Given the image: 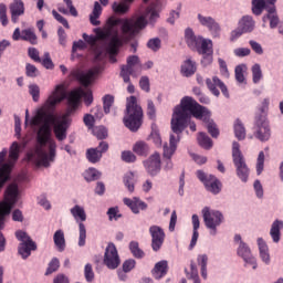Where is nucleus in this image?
Returning <instances> with one entry per match:
<instances>
[{
    "label": "nucleus",
    "instance_id": "nucleus-1",
    "mask_svg": "<svg viewBox=\"0 0 283 283\" xmlns=\"http://www.w3.org/2000/svg\"><path fill=\"white\" fill-rule=\"evenodd\" d=\"M67 94L63 84L56 85L54 91L48 97L44 105L38 109L35 116L30 120L31 127H40L38 130V145L27 154V160L36 167H50V163H54L56 158V142L51 138L52 125L53 132L57 140L63 142L67 138V129L72 119L73 112H76L81 98H84L85 105L90 107L94 103V96L88 88L78 87L70 92L67 97L69 107L64 115L56 119L54 109L59 103L65 101Z\"/></svg>",
    "mask_w": 283,
    "mask_h": 283
},
{
    "label": "nucleus",
    "instance_id": "nucleus-2",
    "mask_svg": "<svg viewBox=\"0 0 283 283\" xmlns=\"http://www.w3.org/2000/svg\"><path fill=\"white\" fill-rule=\"evenodd\" d=\"M157 9L158 4H151L146 9L145 14L136 20L111 17L103 29H95L96 35L83 33L85 43L94 50L95 63L103 61L107 54L111 63H116V56H118L123 43H129L140 33V30H145L147 21L151 25L158 21L160 15Z\"/></svg>",
    "mask_w": 283,
    "mask_h": 283
},
{
    "label": "nucleus",
    "instance_id": "nucleus-3",
    "mask_svg": "<svg viewBox=\"0 0 283 283\" xmlns=\"http://www.w3.org/2000/svg\"><path fill=\"white\" fill-rule=\"evenodd\" d=\"M193 116L206 123V127L212 138H218L220 136V130L213 120H211V112L207 107L198 104L193 97L185 96L180 105H177L172 113L171 118V129L174 134H170L169 146L164 145V158H166V164L164 166L165 171H171L174 169V161H171V156L176 154L178 149V143H180V135L185 132L189 118Z\"/></svg>",
    "mask_w": 283,
    "mask_h": 283
},
{
    "label": "nucleus",
    "instance_id": "nucleus-4",
    "mask_svg": "<svg viewBox=\"0 0 283 283\" xmlns=\"http://www.w3.org/2000/svg\"><path fill=\"white\" fill-rule=\"evenodd\" d=\"M143 107L138 105L136 96H129L126 98V112L124 116V125L130 132L140 129L143 125Z\"/></svg>",
    "mask_w": 283,
    "mask_h": 283
},
{
    "label": "nucleus",
    "instance_id": "nucleus-5",
    "mask_svg": "<svg viewBox=\"0 0 283 283\" xmlns=\"http://www.w3.org/2000/svg\"><path fill=\"white\" fill-rule=\"evenodd\" d=\"M19 154H21V145L17 142L11 144L9 150V163H4L6 156H8V150L3 149L0 153V189H3V185L8 182L10 178V171L12 169V165L19 160ZM4 163V164H3Z\"/></svg>",
    "mask_w": 283,
    "mask_h": 283
},
{
    "label": "nucleus",
    "instance_id": "nucleus-6",
    "mask_svg": "<svg viewBox=\"0 0 283 283\" xmlns=\"http://www.w3.org/2000/svg\"><path fill=\"white\" fill-rule=\"evenodd\" d=\"M275 3H277V0H252V13L255 17H260V14L266 10L268 14L263 15V23L270 21V28L272 29L277 28V24L280 23Z\"/></svg>",
    "mask_w": 283,
    "mask_h": 283
},
{
    "label": "nucleus",
    "instance_id": "nucleus-7",
    "mask_svg": "<svg viewBox=\"0 0 283 283\" xmlns=\"http://www.w3.org/2000/svg\"><path fill=\"white\" fill-rule=\"evenodd\" d=\"M19 202V186L11 184L4 192V201L0 202V229L6 224V216H10L12 207Z\"/></svg>",
    "mask_w": 283,
    "mask_h": 283
},
{
    "label": "nucleus",
    "instance_id": "nucleus-8",
    "mask_svg": "<svg viewBox=\"0 0 283 283\" xmlns=\"http://www.w3.org/2000/svg\"><path fill=\"white\" fill-rule=\"evenodd\" d=\"M232 161L237 170V176L241 179V182H249L251 170L247 165V159H244V155L242 154V150H240V144L238 142H233L232 144Z\"/></svg>",
    "mask_w": 283,
    "mask_h": 283
},
{
    "label": "nucleus",
    "instance_id": "nucleus-9",
    "mask_svg": "<svg viewBox=\"0 0 283 283\" xmlns=\"http://www.w3.org/2000/svg\"><path fill=\"white\" fill-rule=\"evenodd\" d=\"M206 229L209 230L210 235H218V227L224 222V214L219 210H213L205 207L201 210Z\"/></svg>",
    "mask_w": 283,
    "mask_h": 283
},
{
    "label": "nucleus",
    "instance_id": "nucleus-10",
    "mask_svg": "<svg viewBox=\"0 0 283 283\" xmlns=\"http://www.w3.org/2000/svg\"><path fill=\"white\" fill-rule=\"evenodd\" d=\"M71 216H73L75 222L78 224V247H85V240H87V229L85 228V220H87V213L85 212V208L75 205L71 208Z\"/></svg>",
    "mask_w": 283,
    "mask_h": 283
},
{
    "label": "nucleus",
    "instance_id": "nucleus-11",
    "mask_svg": "<svg viewBox=\"0 0 283 283\" xmlns=\"http://www.w3.org/2000/svg\"><path fill=\"white\" fill-rule=\"evenodd\" d=\"M143 72V64H140V59L138 55H130L127 57V64L122 66L120 76L124 83H130L129 76L135 78L140 76Z\"/></svg>",
    "mask_w": 283,
    "mask_h": 283
},
{
    "label": "nucleus",
    "instance_id": "nucleus-12",
    "mask_svg": "<svg viewBox=\"0 0 283 283\" xmlns=\"http://www.w3.org/2000/svg\"><path fill=\"white\" fill-rule=\"evenodd\" d=\"M15 238L21 242L18 248L19 255H21L22 260H28L32 255V251H36V242L21 230L15 232Z\"/></svg>",
    "mask_w": 283,
    "mask_h": 283
},
{
    "label": "nucleus",
    "instance_id": "nucleus-13",
    "mask_svg": "<svg viewBox=\"0 0 283 283\" xmlns=\"http://www.w3.org/2000/svg\"><path fill=\"white\" fill-rule=\"evenodd\" d=\"M253 134L261 143H266L271 138V126H269L265 115L255 116Z\"/></svg>",
    "mask_w": 283,
    "mask_h": 283
},
{
    "label": "nucleus",
    "instance_id": "nucleus-14",
    "mask_svg": "<svg viewBox=\"0 0 283 283\" xmlns=\"http://www.w3.org/2000/svg\"><path fill=\"white\" fill-rule=\"evenodd\" d=\"M196 174L200 182L205 185L207 191H210V193H213L214 196L222 191V184L220 180H218V178H216V176L207 175L202 170H198Z\"/></svg>",
    "mask_w": 283,
    "mask_h": 283
},
{
    "label": "nucleus",
    "instance_id": "nucleus-15",
    "mask_svg": "<svg viewBox=\"0 0 283 283\" xmlns=\"http://www.w3.org/2000/svg\"><path fill=\"white\" fill-rule=\"evenodd\" d=\"M103 71V65L97 64L87 71H78L75 73V77L84 87H90L96 78H98V74Z\"/></svg>",
    "mask_w": 283,
    "mask_h": 283
},
{
    "label": "nucleus",
    "instance_id": "nucleus-16",
    "mask_svg": "<svg viewBox=\"0 0 283 283\" xmlns=\"http://www.w3.org/2000/svg\"><path fill=\"white\" fill-rule=\"evenodd\" d=\"M104 264L107 269L114 270L120 266V256H118V250L114 243H108L104 254Z\"/></svg>",
    "mask_w": 283,
    "mask_h": 283
},
{
    "label": "nucleus",
    "instance_id": "nucleus-17",
    "mask_svg": "<svg viewBox=\"0 0 283 283\" xmlns=\"http://www.w3.org/2000/svg\"><path fill=\"white\" fill-rule=\"evenodd\" d=\"M149 233L151 237V249L158 252L159 249H163V244H165V230L159 226H151Z\"/></svg>",
    "mask_w": 283,
    "mask_h": 283
},
{
    "label": "nucleus",
    "instance_id": "nucleus-18",
    "mask_svg": "<svg viewBox=\"0 0 283 283\" xmlns=\"http://www.w3.org/2000/svg\"><path fill=\"white\" fill-rule=\"evenodd\" d=\"M13 41H27L31 43V45H36L39 43L36 33H34V29L29 28L21 31V29L17 28L12 34Z\"/></svg>",
    "mask_w": 283,
    "mask_h": 283
},
{
    "label": "nucleus",
    "instance_id": "nucleus-19",
    "mask_svg": "<svg viewBox=\"0 0 283 283\" xmlns=\"http://www.w3.org/2000/svg\"><path fill=\"white\" fill-rule=\"evenodd\" d=\"M237 253L239 258H242L243 262H245V266H252L254 271L255 269H258V261L255 260L253 254H251V249L249 248V245H247V243H244V241H241V243L239 244Z\"/></svg>",
    "mask_w": 283,
    "mask_h": 283
},
{
    "label": "nucleus",
    "instance_id": "nucleus-20",
    "mask_svg": "<svg viewBox=\"0 0 283 283\" xmlns=\"http://www.w3.org/2000/svg\"><path fill=\"white\" fill-rule=\"evenodd\" d=\"M144 167L149 176H158L161 169L160 154L155 153L148 159L144 160Z\"/></svg>",
    "mask_w": 283,
    "mask_h": 283
},
{
    "label": "nucleus",
    "instance_id": "nucleus-21",
    "mask_svg": "<svg viewBox=\"0 0 283 283\" xmlns=\"http://www.w3.org/2000/svg\"><path fill=\"white\" fill-rule=\"evenodd\" d=\"M206 85L214 96H220L219 90H221L223 96H226V98H229V90L227 88V85H224V82L220 80V77L213 76L212 80L207 78ZM217 87H219V90H217Z\"/></svg>",
    "mask_w": 283,
    "mask_h": 283
},
{
    "label": "nucleus",
    "instance_id": "nucleus-22",
    "mask_svg": "<svg viewBox=\"0 0 283 283\" xmlns=\"http://www.w3.org/2000/svg\"><path fill=\"white\" fill-rule=\"evenodd\" d=\"M12 23H19V17L25 14V3L23 0H13L9 6Z\"/></svg>",
    "mask_w": 283,
    "mask_h": 283
},
{
    "label": "nucleus",
    "instance_id": "nucleus-23",
    "mask_svg": "<svg viewBox=\"0 0 283 283\" xmlns=\"http://www.w3.org/2000/svg\"><path fill=\"white\" fill-rule=\"evenodd\" d=\"M123 202L124 205H126V207H129L130 211L136 214L140 213V211H147V203L140 200V198L138 197H135L133 199L124 198Z\"/></svg>",
    "mask_w": 283,
    "mask_h": 283
},
{
    "label": "nucleus",
    "instance_id": "nucleus-24",
    "mask_svg": "<svg viewBox=\"0 0 283 283\" xmlns=\"http://www.w3.org/2000/svg\"><path fill=\"white\" fill-rule=\"evenodd\" d=\"M198 19L201 25L208 28L210 32H212L213 34H220V24H218V22H216L213 18L198 14Z\"/></svg>",
    "mask_w": 283,
    "mask_h": 283
},
{
    "label": "nucleus",
    "instance_id": "nucleus-25",
    "mask_svg": "<svg viewBox=\"0 0 283 283\" xmlns=\"http://www.w3.org/2000/svg\"><path fill=\"white\" fill-rule=\"evenodd\" d=\"M238 25L241 27L245 34H249L255 30V20L251 15H243Z\"/></svg>",
    "mask_w": 283,
    "mask_h": 283
},
{
    "label": "nucleus",
    "instance_id": "nucleus-26",
    "mask_svg": "<svg viewBox=\"0 0 283 283\" xmlns=\"http://www.w3.org/2000/svg\"><path fill=\"white\" fill-rule=\"evenodd\" d=\"M191 220H192V238L189 245L190 251L191 249H193V247H196V244H198V238H200V233L198 232V230L200 229V218L198 217V214H192Z\"/></svg>",
    "mask_w": 283,
    "mask_h": 283
},
{
    "label": "nucleus",
    "instance_id": "nucleus-27",
    "mask_svg": "<svg viewBox=\"0 0 283 283\" xmlns=\"http://www.w3.org/2000/svg\"><path fill=\"white\" fill-rule=\"evenodd\" d=\"M169 269V265L167 261H159L155 264V268L153 269V276L155 280H160L167 275V271Z\"/></svg>",
    "mask_w": 283,
    "mask_h": 283
},
{
    "label": "nucleus",
    "instance_id": "nucleus-28",
    "mask_svg": "<svg viewBox=\"0 0 283 283\" xmlns=\"http://www.w3.org/2000/svg\"><path fill=\"white\" fill-rule=\"evenodd\" d=\"M149 0H144V3H147ZM134 3V0H123L122 2H114L113 10L116 14H127L129 12V6Z\"/></svg>",
    "mask_w": 283,
    "mask_h": 283
},
{
    "label": "nucleus",
    "instance_id": "nucleus-29",
    "mask_svg": "<svg viewBox=\"0 0 283 283\" xmlns=\"http://www.w3.org/2000/svg\"><path fill=\"white\" fill-rule=\"evenodd\" d=\"M258 245H259V252H260V258L262 262H264L265 264H271V254H269V245H266V242H264V239L259 238Z\"/></svg>",
    "mask_w": 283,
    "mask_h": 283
},
{
    "label": "nucleus",
    "instance_id": "nucleus-30",
    "mask_svg": "<svg viewBox=\"0 0 283 283\" xmlns=\"http://www.w3.org/2000/svg\"><path fill=\"white\" fill-rule=\"evenodd\" d=\"M195 50H198L199 54H213V42L200 38V42L197 43Z\"/></svg>",
    "mask_w": 283,
    "mask_h": 283
},
{
    "label": "nucleus",
    "instance_id": "nucleus-31",
    "mask_svg": "<svg viewBox=\"0 0 283 283\" xmlns=\"http://www.w3.org/2000/svg\"><path fill=\"white\" fill-rule=\"evenodd\" d=\"M63 1L66 8L59 4L57 6L59 12H61V14H71V17H78V11L76 10V7H74V2L72 0H63Z\"/></svg>",
    "mask_w": 283,
    "mask_h": 283
},
{
    "label": "nucleus",
    "instance_id": "nucleus-32",
    "mask_svg": "<svg viewBox=\"0 0 283 283\" xmlns=\"http://www.w3.org/2000/svg\"><path fill=\"white\" fill-rule=\"evenodd\" d=\"M133 151L137 156H143L144 158H146V156H149V151H150L149 144L146 142L139 140L133 146Z\"/></svg>",
    "mask_w": 283,
    "mask_h": 283
},
{
    "label": "nucleus",
    "instance_id": "nucleus-33",
    "mask_svg": "<svg viewBox=\"0 0 283 283\" xmlns=\"http://www.w3.org/2000/svg\"><path fill=\"white\" fill-rule=\"evenodd\" d=\"M53 241L57 251L60 253H63V251H65V233L63 232V230L55 231V233L53 234Z\"/></svg>",
    "mask_w": 283,
    "mask_h": 283
},
{
    "label": "nucleus",
    "instance_id": "nucleus-34",
    "mask_svg": "<svg viewBox=\"0 0 283 283\" xmlns=\"http://www.w3.org/2000/svg\"><path fill=\"white\" fill-rule=\"evenodd\" d=\"M281 229H283V221L276 219L272 223L271 230H270V235H271L273 242H275V243L280 242V238L282 235V233L280 232Z\"/></svg>",
    "mask_w": 283,
    "mask_h": 283
},
{
    "label": "nucleus",
    "instance_id": "nucleus-35",
    "mask_svg": "<svg viewBox=\"0 0 283 283\" xmlns=\"http://www.w3.org/2000/svg\"><path fill=\"white\" fill-rule=\"evenodd\" d=\"M196 62L191 61V59L186 60L182 64H181V74L182 76L189 77V76H193V74H196Z\"/></svg>",
    "mask_w": 283,
    "mask_h": 283
},
{
    "label": "nucleus",
    "instance_id": "nucleus-36",
    "mask_svg": "<svg viewBox=\"0 0 283 283\" xmlns=\"http://www.w3.org/2000/svg\"><path fill=\"white\" fill-rule=\"evenodd\" d=\"M185 39L187 42V45L190 46L191 50H196L198 48V43L200 42V36H196L193 34V30L187 29L185 32Z\"/></svg>",
    "mask_w": 283,
    "mask_h": 283
},
{
    "label": "nucleus",
    "instance_id": "nucleus-37",
    "mask_svg": "<svg viewBox=\"0 0 283 283\" xmlns=\"http://www.w3.org/2000/svg\"><path fill=\"white\" fill-rule=\"evenodd\" d=\"M123 182L127 191H129V193H134L135 185H136V176L134 175V172L132 171L126 172L124 176Z\"/></svg>",
    "mask_w": 283,
    "mask_h": 283
},
{
    "label": "nucleus",
    "instance_id": "nucleus-38",
    "mask_svg": "<svg viewBox=\"0 0 283 283\" xmlns=\"http://www.w3.org/2000/svg\"><path fill=\"white\" fill-rule=\"evenodd\" d=\"M102 13H103V7H101V3L95 2L93 11L90 15V21L92 25H101V21H98V18L101 17Z\"/></svg>",
    "mask_w": 283,
    "mask_h": 283
},
{
    "label": "nucleus",
    "instance_id": "nucleus-39",
    "mask_svg": "<svg viewBox=\"0 0 283 283\" xmlns=\"http://www.w3.org/2000/svg\"><path fill=\"white\" fill-rule=\"evenodd\" d=\"M86 158L88 163L96 165V163H101L103 155L98 151V148H90L86 150Z\"/></svg>",
    "mask_w": 283,
    "mask_h": 283
},
{
    "label": "nucleus",
    "instance_id": "nucleus-40",
    "mask_svg": "<svg viewBox=\"0 0 283 283\" xmlns=\"http://www.w3.org/2000/svg\"><path fill=\"white\" fill-rule=\"evenodd\" d=\"M234 135L238 140H244L247 138V129L240 119H237L234 123Z\"/></svg>",
    "mask_w": 283,
    "mask_h": 283
},
{
    "label": "nucleus",
    "instance_id": "nucleus-41",
    "mask_svg": "<svg viewBox=\"0 0 283 283\" xmlns=\"http://www.w3.org/2000/svg\"><path fill=\"white\" fill-rule=\"evenodd\" d=\"M197 140L200 147L203 149H211V147H213V142L208 137L206 133H199Z\"/></svg>",
    "mask_w": 283,
    "mask_h": 283
},
{
    "label": "nucleus",
    "instance_id": "nucleus-42",
    "mask_svg": "<svg viewBox=\"0 0 283 283\" xmlns=\"http://www.w3.org/2000/svg\"><path fill=\"white\" fill-rule=\"evenodd\" d=\"M101 178V171L96 170V168H88L84 172V179L86 182H94V180H98Z\"/></svg>",
    "mask_w": 283,
    "mask_h": 283
},
{
    "label": "nucleus",
    "instance_id": "nucleus-43",
    "mask_svg": "<svg viewBox=\"0 0 283 283\" xmlns=\"http://www.w3.org/2000/svg\"><path fill=\"white\" fill-rule=\"evenodd\" d=\"M129 251L133 253L134 258H137V259L145 258V252L140 250L137 241H132L129 243Z\"/></svg>",
    "mask_w": 283,
    "mask_h": 283
},
{
    "label": "nucleus",
    "instance_id": "nucleus-44",
    "mask_svg": "<svg viewBox=\"0 0 283 283\" xmlns=\"http://www.w3.org/2000/svg\"><path fill=\"white\" fill-rule=\"evenodd\" d=\"M265 158H266V156L264 155V150H261L259 153L258 158H256V165H255L258 176H261L262 171H264V160H265Z\"/></svg>",
    "mask_w": 283,
    "mask_h": 283
},
{
    "label": "nucleus",
    "instance_id": "nucleus-45",
    "mask_svg": "<svg viewBox=\"0 0 283 283\" xmlns=\"http://www.w3.org/2000/svg\"><path fill=\"white\" fill-rule=\"evenodd\" d=\"M59 266H61V262L59 259L53 258L49 263L45 275H52V273H56V271H59Z\"/></svg>",
    "mask_w": 283,
    "mask_h": 283
},
{
    "label": "nucleus",
    "instance_id": "nucleus-46",
    "mask_svg": "<svg viewBox=\"0 0 283 283\" xmlns=\"http://www.w3.org/2000/svg\"><path fill=\"white\" fill-rule=\"evenodd\" d=\"M244 70H247V65H244V64H240V65L235 66L234 74H235V81H238V83H244V81H245Z\"/></svg>",
    "mask_w": 283,
    "mask_h": 283
},
{
    "label": "nucleus",
    "instance_id": "nucleus-47",
    "mask_svg": "<svg viewBox=\"0 0 283 283\" xmlns=\"http://www.w3.org/2000/svg\"><path fill=\"white\" fill-rule=\"evenodd\" d=\"M112 105H114V95H105L103 97L104 114H109Z\"/></svg>",
    "mask_w": 283,
    "mask_h": 283
},
{
    "label": "nucleus",
    "instance_id": "nucleus-48",
    "mask_svg": "<svg viewBox=\"0 0 283 283\" xmlns=\"http://www.w3.org/2000/svg\"><path fill=\"white\" fill-rule=\"evenodd\" d=\"M163 45V42L159 38H153L147 42V48L153 52H158Z\"/></svg>",
    "mask_w": 283,
    "mask_h": 283
},
{
    "label": "nucleus",
    "instance_id": "nucleus-49",
    "mask_svg": "<svg viewBox=\"0 0 283 283\" xmlns=\"http://www.w3.org/2000/svg\"><path fill=\"white\" fill-rule=\"evenodd\" d=\"M29 94L32 95V99L34 101V103H39L41 88L36 84H31L29 85Z\"/></svg>",
    "mask_w": 283,
    "mask_h": 283
},
{
    "label": "nucleus",
    "instance_id": "nucleus-50",
    "mask_svg": "<svg viewBox=\"0 0 283 283\" xmlns=\"http://www.w3.org/2000/svg\"><path fill=\"white\" fill-rule=\"evenodd\" d=\"M0 22L6 28L8 25V7L6 3H0Z\"/></svg>",
    "mask_w": 283,
    "mask_h": 283
},
{
    "label": "nucleus",
    "instance_id": "nucleus-51",
    "mask_svg": "<svg viewBox=\"0 0 283 283\" xmlns=\"http://www.w3.org/2000/svg\"><path fill=\"white\" fill-rule=\"evenodd\" d=\"M93 134L98 138V140H105V138H107V128L104 126H97L93 129Z\"/></svg>",
    "mask_w": 283,
    "mask_h": 283
},
{
    "label": "nucleus",
    "instance_id": "nucleus-52",
    "mask_svg": "<svg viewBox=\"0 0 283 283\" xmlns=\"http://www.w3.org/2000/svg\"><path fill=\"white\" fill-rule=\"evenodd\" d=\"M252 76H253V83H260L262 80V69L260 67V64H254L252 66Z\"/></svg>",
    "mask_w": 283,
    "mask_h": 283
},
{
    "label": "nucleus",
    "instance_id": "nucleus-53",
    "mask_svg": "<svg viewBox=\"0 0 283 283\" xmlns=\"http://www.w3.org/2000/svg\"><path fill=\"white\" fill-rule=\"evenodd\" d=\"M83 50H87V43L83 40H78L73 42L72 52L76 54V52H83Z\"/></svg>",
    "mask_w": 283,
    "mask_h": 283
},
{
    "label": "nucleus",
    "instance_id": "nucleus-54",
    "mask_svg": "<svg viewBox=\"0 0 283 283\" xmlns=\"http://www.w3.org/2000/svg\"><path fill=\"white\" fill-rule=\"evenodd\" d=\"M84 277L86 282H94V270L92 269V264L87 263L84 268Z\"/></svg>",
    "mask_w": 283,
    "mask_h": 283
},
{
    "label": "nucleus",
    "instance_id": "nucleus-55",
    "mask_svg": "<svg viewBox=\"0 0 283 283\" xmlns=\"http://www.w3.org/2000/svg\"><path fill=\"white\" fill-rule=\"evenodd\" d=\"M52 15L55 20H57L59 23H61L66 30H70V22H67V19H65L63 15L57 13L56 10H52Z\"/></svg>",
    "mask_w": 283,
    "mask_h": 283
},
{
    "label": "nucleus",
    "instance_id": "nucleus-56",
    "mask_svg": "<svg viewBox=\"0 0 283 283\" xmlns=\"http://www.w3.org/2000/svg\"><path fill=\"white\" fill-rule=\"evenodd\" d=\"M218 63L220 67V74L223 76V78H229V69L227 66V62L219 57Z\"/></svg>",
    "mask_w": 283,
    "mask_h": 283
},
{
    "label": "nucleus",
    "instance_id": "nucleus-57",
    "mask_svg": "<svg viewBox=\"0 0 283 283\" xmlns=\"http://www.w3.org/2000/svg\"><path fill=\"white\" fill-rule=\"evenodd\" d=\"M147 116L154 120L156 118V105H154V101H147Z\"/></svg>",
    "mask_w": 283,
    "mask_h": 283
},
{
    "label": "nucleus",
    "instance_id": "nucleus-58",
    "mask_svg": "<svg viewBox=\"0 0 283 283\" xmlns=\"http://www.w3.org/2000/svg\"><path fill=\"white\" fill-rule=\"evenodd\" d=\"M122 160H124V163H136V155L130 150H124L122 153Z\"/></svg>",
    "mask_w": 283,
    "mask_h": 283
},
{
    "label": "nucleus",
    "instance_id": "nucleus-59",
    "mask_svg": "<svg viewBox=\"0 0 283 283\" xmlns=\"http://www.w3.org/2000/svg\"><path fill=\"white\" fill-rule=\"evenodd\" d=\"M139 87L143 90V92H150V84H149V77L148 76H142L139 80Z\"/></svg>",
    "mask_w": 283,
    "mask_h": 283
},
{
    "label": "nucleus",
    "instance_id": "nucleus-60",
    "mask_svg": "<svg viewBox=\"0 0 283 283\" xmlns=\"http://www.w3.org/2000/svg\"><path fill=\"white\" fill-rule=\"evenodd\" d=\"M135 268H136V260L134 259H128L123 263L124 273H129Z\"/></svg>",
    "mask_w": 283,
    "mask_h": 283
},
{
    "label": "nucleus",
    "instance_id": "nucleus-61",
    "mask_svg": "<svg viewBox=\"0 0 283 283\" xmlns=\"http://www.w3.org/2000/svg\"><path fill=\"white\" fill-rule=\"evenodd\" d=\"M243 34L247 33L242 30V27L239 25L237 29L231 31L230 41H238V39H240V36H242Z\"/></svg>",
    "mask_w": 283,
    "mask_h": 283
},
{
    "label": "nucleus",
    "instance_id": "nucleus-62",
    "mask_svg": "<svg viewBox=\"0 0 283 283\" xmlns=\"http://www.w3.org/2000/svg\"><path fill=\"white\" fill-rule=\"evenodd\" d=\"M25 70L27 76H30L31 78L39 76V70L32 64H27Z\"/></svg>",
    "mask_w": 283,
    "mask_h": 283
},
{
    "label": "nucleus",
    "instance_id": "nucleus-63",
    "mask_svg": "<svg viewBox=\"0 0 283 283\" xmlns=\"http://www.w3.org/2000/svg\"><path fill=\"white\" fill-rule=\"evenodd\" d=\"M249 43L253 52H255V54H259V55L264 54V49H262V44L255 42L254 40H251Z\"/></svg>",
    "mask_w": 283,
    "mask_h": 283
},
{
    "label": "nucleus",
    "instance_id": "nucleus-64",
    "mask_svg": "<svg viewBox=\"0 0 283 283\" xmlns=\"http://www.w3.org/2000/svg\"><path fill=\"white\" fill-rule=\"evenodd\" d=\"M234 55L239 57L249 56L251 54V49L249 48H238L234 49Z\"/></svg>",
    "mask_w": 283,
    "mask_h": 283
}]
</instances>
